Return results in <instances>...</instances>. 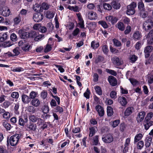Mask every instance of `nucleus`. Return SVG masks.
I'll return each instance as SVG.
<instances>
[{
  "instance_id": "1",
  "label": "nucleus",
  "mask_w": 153,
  "mask_h": 153,
  "mask_svg": "<svg viewBox=\"0 0 153 153\" xmlns=\"http://www.w3.org/2000/svg\"><path fill=\"white\" fill-rule=\"evenodd\" d=\"M22 137V135L21 133H16L11 136L9 140L10 145L12 146L16 145L18 143L19 140Z\"/></svg>"
},
{
  "instance_id": "2",
  "label": "nucleus",
  "mask_w": 153,
  "mask_h": 153,
  "mask_svg": "<svg viewBox=\"0 0 153 153\" xmlns=\"http://www.w3.org/2000/svg\"><path fill=\"white\" fill-rule=\"evenodd\" d=\"M137 6V4L136 3L133 2L127 6V10L126 12V13L128 15H132L134 14L135 10V8Z\"/></svg>"
},
{
  "instance_id": "3",
  "label": "nucleus",
  "mask_w": 153,
  "mask_h": 153,
  "mask_svg": "<svg viewBox=\"0 0 153 153\" xmlns=\"http://www.w3.org/2000/svg\"><path fill=\"white\" fill-rule=\"evenodd\" d=\"M153 26V21L152 19H149L143 23V29L146 31L151 29Z\"/></svg>"
},
{
  "instance_id": "4",
  "label": "nucleus",
  "mask_w": 153,
  "mask_h": 153,
  "mask_svg": "<svg viewBox=\"0 0 153 153\" xmlns=\"http://www.w3.org/2000/svg\"><path fill=\"white\" fill-rule=\"evenodd\" d=\"M44 16L43 14L38 13L33 14V19L36 22H39L41 21L43 19Z\"/></svg>"
},
{
  "instance_id": "5",
  "label": "nucleus",
  "mask_w": 153,
  "mask_h": 153,
  "mask_svg": "<svg viewBox=\"0 0 153 153\" xmlns=\"http://www.w3.org/2000/svg\"><path fill=\"white\" fill-rule=\"evenodd\" d=\"M19 125L24 126L28 121L27 116H20L19 117Z\"/></svg>"
},
{
  "instance_id": "6",
  "label": "nucleus",
  "mask_w": 153,
  "mask_h": 153,
  "mask_svg": "<svg viewBox=\"0 0 153 153\" xmlns=\"http://www.w3.org/2000/svg\"><path fill=\"white\" fill-rule=\"evenodd\" d=\"M111 60L113 64L116 66H120L123 64V62L121 59L117 56L113 57Z\"/></svg>"
},
{
  "instance_id": "7",
  "label": "nucleus",
  "mask_w": 153,
  "mask_h": 153,
  "mask_svg": "<svg viewBox=\"0 0 153 153\" xmlns=\"http://www.w3.org/2000/svg\"><path fill=\"white\" fill-rule=\"evenodd\" d=\"M52 38H49L48 43L46 45V47L44 49V52L47 53L50 51L52 48V47L53 46V44L52 42Z\"/></svg>"
},
{
  "instance_id": "8",
  "label": "nucleus",
  "mask_w": 153,
  "mask_h": 153,
  "mask_svg": "<svg viewBox=\"0 0 153 153\" xmlns=\"http://www.w3.org/2000/svg\"><path fill=\"white\" fill-rule=\"evenodd\" d=\"M103 141L106 143H110L113 141L114 138L112 135L110 134H108L105 137L102 138Z\"/></svg>"
},
{
  "instance_id": "9",
  "label": "nucleus",
  "mask_w": 153,
  "mask_h": 153,
  "mask_svg": "<svg viewBox=\"0 0 153 153\" xmlns=\"http://www.w3.org/2000/svg\"><path fill=\"white\" fill-rule=\"evenodd\" d=\"M0 13L4 16H8L10 13L9 9L7 8H3L0 9Z\"/></svg>"
},
{
  "instance_id": "10",
  "label": "nucleus",
  "mask_w": 153,
  "mask_h": 153,
  "mask_svg": "<svg viewBox=\"0 0 153 153\" xmlns=\"http://www.w3.org/2000/svg\"><path fill=\"white\" fill-rule=\"evenodd\" d=\"M108 81L110 84L113 86H114L117 84L116 79L112 76H110L108 78Z\"/></svg>"
},
{
  "instance_id": "11",
  "label": "nucleus",
  "mask_w": 153,
  "mask_h": 153,
  "mask_svg": "<svg viewBox=\"0 0 153 153\" xmlns=\"http://www.w3.org/2000/svg\"><path fill=\"white\" fill-rule=\"evenodd\" d=\"M43 36L44 35L43 34L37 35V33L35 31L31 32V37L35 38L34 40L36 41H38L41 40Z\"/></svg>"
},
{
  "instance_id": "12",
  "label": "nucleus",
  "mask_w": 153,
  "mask_h": 153,
  "mask_svg": "<svg viewBox=\"0 0 153 153\" xmlns=\"http://www.w3.org/2000/svg\"><path fill=\"white\" fill-rule=\"evenodd\" d=\"M77 15L79 20L78 24L79 25V27L81 28L84 29L85 28L84 21L81 16L79 13L77 14Z\"/></svg>"
},
{
  "instance_id": "13",
  "label": "nucleus",
  "mask_w": 153,
  "mask_h": 153,
  "mask_svg": "<svg viewBox=\"0 0 153 153\" xmlns=\"http://www.w3.org/2000/svg\"><path fill=\"white\" fill-rule=\"evenodd\" d=\"M145 114V112L144 111L140 112L138 114L137 117V122H140L143 120Z\"/></svg>"
},
{
  "instance_id": "14",
  "label": "nucleus",
  "mask_w": 153,
  "mask_h": 153,
  "mask_svg": "<svg viewBox=\"0 0 153 153\" xmlns=\"http://www.w3.org/2000/svg\"><path fill=\"white\" fill-rule=\"evenodd\" d=\"M88 18L91 20H95L97 18V13L93 11L88 12Z\"/></svg>"
},
{
  "instance_id": "15",
  "label": "nucleus",
  "mask_w": 153,
  "mask_h": 153,
  "mask_svg": "<svg viewBox=\"0 0 153 153\" xmlns=\"http://www.w3.org/2000/svg\"><path fill=\"white\" fill-rule=\"evenodd\" d=\"M134 110V108L132 107H129L127 108L124 112V116L127 117L129 116L133 113Z\"/></svg>"
},
{
  "instance_id": "16",
  "label": "nucleus",
  "mask_w": 153,
  "mask_h": 153,
  "mask_svg": "<svg viewBox=\"0 0 153 153\" xmlns=\"http://www.w3.org/2000/svg\"><path fill=\"white\" fill-rule=\"evenodd\" d=\"M21 98L22 102L25 104H28L30 101V99L29 97L25 94H22Z\"/></svg>"
},
{
  "instance_id": "17",
  "label": "nucleus",
  "mask_w": 153,
  "mask_h": 153,
  "mask_svg": "<svg viewBox=\"0 0 153 153\" xmlns=\"http://www.w3.org/2000/svg\"><path fill=\"white\" fill-rule=\"evenodd\" d=\"M147 41L150 44L153 43V30L150 31L147 36Z\"/></svg>"
},
{
  "instance_id": "18",
  "label": "nucleus",
  "mask_w": 153,
  "mask_h": 153,
  "mask_svg": "<svg viewBox=\"0 0 153 153\" xmlns=\"http://www.w3.org/2000/svg\"><path fill=\"white\" fill-rule=\"evenodd\" d=\"M95 108L100 116L102 117L103 116L104 111L103 108L100 105H98Z\"/></svg>"
},
{
  "instance_id": "19",
  "label": "nucleus",
  "mask_w": 153,
  "mask_h": 153,
  "mask_svg": "<svg viewBox=\"0 0 153 153\" xmlns=\"http://www.w3.org/2000/svg\"><path fill=\"white\" fill-rule=\"evenodd\" d=\"M106 19L108 21L111 22L112 24H114L118 20L117 18L111 16H107Z\"/></svg>"
},
{
  "instance_id": "20",
  "label": "nucleus",
  "mask_w": 153,
  "mask_h": 153,
  "mask_svg": "<svg viewBox=\"0 0 153 153\" xmlns=\"http://www.w3.org/2000/svg\"><path fill=\"white\" fill-rule=\"evenodd\" d=\"M89 137H91L93 136L97 131V127H91L89 128Z\"/></svg>"
},
{
  "instance_id": "21",
  "label": "nucleus",
  "mask_w": 153,
  "mask_h": 153,
  "mask_svg": "<svg viewBox=\"0 0 153 153\" xmlns=\"http://www.w3.org/2000/svg\"><path fill=\"white\" fill-rule=\"evenodd\" d=\"M31 104L32 105L37 107L40 104V101L38 99L36 98L31 100Z\"/></svg>"
},
{
  "instance_id": "22",
  "label": "nucleus",
  "mask_w": 153,
  "mask_h": 153,
  "mask_svg": "<svg viewBox=\"0 0 153 153\" xmlns=\"http://www.w3.org/2000/svg\"><path fill=\"white\" fill-rule=\"evenodd\" d=\"M1 123L2 125L7 130H10L11 128L12 127L11 126V125L10 123H8L5 120H3L1 122Z\"/></svg>"
},
{
  "instance_id": "23",
  "label": "nucleus",
  "mask_w": 153,
  "mask_h": 153,
  "mask_svg": "<svg viewBox=\"0 0 153 153\" xmlns=\"http://www.w3.org/2000/svg\"><path fill=\"white\" fill-rule=\"evenodd\" d=\"M152 140V138L150 136L147 137L146 138L145 140V145L146 147H148L150 146Z\"/></svg>"
},
{
  "instance_id": "24",
  "label": "nucleus",
  "mask_w": 153,
  "mask_h": 153,
  "mask_svg": "<svg viewBox=\"0 0 153 153\" xmlns=\"http://www.w3.org/2000/svg\"><path fill=\"white\" fill-rule=\"evenodd\" d=\"M31 45L27 42L24 46L22 47V49L25 51H28L31 49Z\"/></svg>"
},
{
  "instance_id": "25",
  "label": "nucleus",
  "mask_w": 153,
  "mask_h": 153,
  "mask_svg": "<svg viewBox=\"0 0 153 153\" xmlns=\"http://www.w3.org/2000/svg\"><path fill=\"white\" fill-rule=\"evenodd\" d=\"M121 105L124 106L127 103L126 98L123 97H120L118 99Z\"/></svg>"
},
{
  "instance_id": "26",
  "label": "nucleus",
  "mask_w": 153,
  "mask_h": 153,
  "mask_svg": "<svg viewBox=\"0 0 153 153\" xmlns=\"http://www.w3.org/2000/svg\"><path fill=\"white\" fill-rule=\"evenodd\" d=\"M116 25V27L121 31H123L125 30V27L124 25L121 22H118Z\"/></svg>"
},
{
  "instance_id": "27",
  "label": "nucleus",
  "mask_w": 153,
  "mask_h": 153,
  "mask_svg": "<svg viewBox=\"0 0 153 153\" xmlns=\"http://www.w3.org/2000/svg\"><path fill=\"white\" fill-rule=\"evenodd\" d=\"M30 37H31V32L30 33L29 32H24L21 35V38L23 39V40L26 39Z\"/></svg>"
},
{
  "instance_id": "28",
  "label": "nucleus",
  "mask_w": 153,
  "mask_h": 153,
  "mask_svg": "<svg viewBox=\"0 0 153 153\" xmlns=\"http://www.w3.org/2000/svg\"><path fill=\"white\" fill-rule=\"evenodd\" d=\"M13 45L12 42L8 41L3 42L1 45V46L3 48L9 47Z\"/></svg>"
},
{
  "instance_id": "29",
  "label": "nucleus",
  "mask_w": 153,
  "mask_h": 153,
  "mask_svg": "<svg viewBox=\"0 0 153 153\" xmlns=\"http://www.w3.org/2000/svg\"><path fill=\"white\" fill-rule=\"evenodd\" d=\"M141 37V33L138 31H135L133 34V37L135 39L139 40Z\"/></svg>"
},
{
  "instance_id": "30",
  "label": "nucleus",
  "mask_w": 153,
  "mask_h": 153,
  "mask_svg": "<svg viewBox=\"0 0 153 153\" xmlns=\"http://www.w3.org/2000/svg\"><path fill=\"white\" fill-rule=\"evenodd\" d=\"M21 17L20 14L13 19V22L14 25H18L21 20Z\"/></svg>"
},
{
  "instance_id": "31",
  "label": "nucleus",
  "mask_w": 153,
  "mask_h": 153,
  "mask_svg": "<svg viewBox=\"0 0 153 153\" xmlns=\"http://www.w3.org/2000/svg\"><path fill=\"white\" fill-rule=\"evenodd\" d=\"M7 37V34L6 33H0V42H3L6 40Z\"/></svg>"
},
{
  "instance_id": "32",
  "label": "nucleus",
  "mask_w": 153,
  "mask_h": 153,
  "mask_svg": "<svg viewBox=\"0 0 153 153\" xmlns=\"http://www.w3.org/2000/svg\"><path fill=\"white\" fill-rule=\"evenodd\" d=\"M114 9H119L120 7V4L118 2L116 1H113L111 3Z\"/></svg>"
},
{
  "instance_id": "33",
  "label": "nucleus",
  "mask_w": 153,
  "mask_h": 153,
  "mask_svg": "<svg viewBox=\"0 0 153 153\" xmlns=\"http://www.w3.org/2000/svg\"><path fill=\"white\" fill-rule=\"evenodd\" d=\"M153 122L152 121H147L145 120L144 122V127L145 129L147 130L149 127L152 125Z\"/></svg>"
},
{
  "instance_id": "34",
  "label": "nucleus",
  "mask_w": 153,
  "mask_h": 153,
  "mask_svg": "<svg viewBox=\"0 0 153 153\" xmlns=\"http://www.w3.org/2000/svg\"><path fill=\"white\" fill-rule=\"evenodd\" d=\"M107 114L108 116H111L113 114V108L111 106H108L107 107Z\"/></svg>"
},
{
  "instance_id": "35",
  "label": "nucleus",
  "mask_w": 153,
  "mask_h": 153,
  "mask_svg": "<svg viewBox=\"0 0 153 153\" xmlns=\"http://www.w3.org/2000/svg\"><path fill=\"white\" fill-rule=\"evenodd\" d=\"M13 52L14 54L10 53L11 54L10 55V56H16L19 55L20 53V52L19 50V48L18 47H16L13 50Z\"/></svg>"
},
{
  "instance_id": "36",
  "label": "nucleus",
  "mask_w": 153,
  "mask_h": 153,
  "mask_svg": "<svg viewBox=\"0 0 153 153\" xmlns=\"http://www.w3.org/2000/svg\"><path fill=\"white\" fill-rule=\"evenodd\" d=\"M38 95V93L37 92H35L34 91H32L30 92L29 95V97L30 99H36L35 98L37 97V96Z\"/></svg>"
},
{
  "instance_id": "37",
  "label": "nucleus",
  "mask_w": 153,
  "mask_h": 153,
  "mask_svg": "<svg viewBox=\"0 0 153 153\" xmlns=\"http://www.w3.org/2000/svg\"><path fill=\"white\" fill-rule=\"evenodd\" d=\"M99 44L98 42H95L94 41H92L91 43V47L94 49H95L99 47Z\"/></svg>"
},
{
  "instance_id": "38",
  "label": "nucleus",
  "mask_w": 153,
  "mask_h": 153,
  "mask_svg": "<svg viewBox=\"0 0 153 153\" xmlns=\"http://www.w3.org/2000/svg\"><path fill=\"white\" fill-rule=\"evenodd\" d=\"M94 89L97 93L100 95L102 94V92L101 88L98 86H96L94 87Z\"/></svg>"
},
{
  "instance_id": "39",
  "label": "nucleus",
  "mask_w": 153,
  "mask_h": 153,
  "mask_svg": "<svg viewBox=\"0 0 153 153\" xmlns=\"http://www.w3.org/2000/svg\"><path fill=\"white\" fill-rule=\"evenodd\" d=\"M99 136L96 135L93 137V144L95 145H97L99 143L98 139Z\"/></svg>"
},
{
  "instance_id": "40",
  "label": "nucleus",
  "mask_w": 153,
  "mask_h": 153,
  "mask_svg": "<svg viewBox=\"0 0 153 153\" xmlns=\"http://www.w3.org/2000/svg\"><path fill=\"white\" fill-rule=\"evenodd\" d=\"M143 136L142 134L140 133L136 135L134 137V143L137 142L141 140Z\"/></svg>"
},
{
  "instance_id": "41",
  "label": "nucleus",
  "mask_w": 153,
  "mask_h": 153,
  "mask_svg": "<svg viewBox=\"0 0 153 153\" xmlns=\"http://www.w3.org/2000/svg\"><path fill=\"white\" fill-rule=\"evenodd\" d=\"M49 6L48 4L44 2L42 4L40 8L41 9L47 10L49 8Z\"/></svg>"
},
{
  "instance_id": "42",
  "label": "nucleus",
  "mask_w": 153,
  "mask_h": 153,
  "mask_svg": "<svg viewBox=\"0 0 153 153\" xmlns=\"http://www.w3.org/2000/svg\"><path fill=\"white\" fill-rule=\"evenodd\" d=\"M99 24L101 25L102 26L105 28H107L108 27V25L106 22L103 21H100L98 22Z\"/></svg>"
},
{
  "instance_id": "43",
  "label": "nucleus",
  "mask_w": 153,
  "mask_h": 153,
  "mask_svg": "<svg viewBox=\"0 0 153 153\" xmlns=\"http://www.w3.org/2000/svg\"><path fill=\"white\" fill-rule=\"evenodd\" d=\"M11 96L13 98L18 99L19 97V94L18 92H13L12 93Z\"/></svg>"
},
{
  "instance_id": "44",
  "label": "nucleus",
  "mask_w": 153,
  "mask_h": 153,
  "mask_svg": "<svg viewBox=\"0 0 153 153\" xmlns=\"http://www.w3.org/2000/svg\"><path fill=\"white\" fill-rule=\"evenodd\" d=\"M153 113L152 112H151L148 113L147 114L146 117L145 118V120L147 121H151L150 120L153 117Z\"/></svg>"
},
{
  "instance_id": "45",
  "label": "nucleus",
  "mask_w": 153,
  "mask_h": 153,
  "mask_svg": "<svg viewBox=\"0 0 153 153\" xmlns=\"http://www.w3.org/2000/svg\"><path fill=\"white\" fill-rule=\"evenodd\" d=\"M137 57L135 55H130L129 57V59L130 62L133 63L137 60Z\"/></svg>"
},
{
  "instance_id": "46",
  "label": "nucleus",
  "mask_w": 153,
  "mask_h": 153,
  "mask_svg": "<svg viewBox=\"0 0 153 153\" xmlns=\"http://www.w3.org/2000/svg\"><path fill=\"white\" fill-rule=\"evenodd\" d=\"M120 120H116L111 123L112 126L113 128H115L117 126L118 124L120 123Z\"/></svg>"
},
{
  "instance_id": "47",
  "label": "nucleus",
  "mask_w": 153,
  "mask_h": 153,
  "mask_svg": "<svg viewBox=\"0 0 153 153\" xmlns=\"http://www.w3.org/2000/svg\"><path fill=\"white\" fill-rule=\"evenodd\" d=\"M41 95L43 99L44 100L45 99L48 95V93L47 91L43 90L41 93Z\"/></svg>"
},
{
  "instance_id": "48",
  "label": "nucleus",
  "mask_w": 153,
  "mask_h": 153,
  "mask_svg": "<svg viewBox=\"0 0 153 153\" xmlns=\"http://www.w3.org/2000/svg\"><path fill=\"white\" fill-rule=\"evenodd\" d=\"M3 118L6 120H8L10 117V114L8 112L5 111L3 114Z\"/></svg>"
},
{
  "instance_id": "49",
  "label": "nucleus",
  "mask_w": 153,
  "mask_h": 153,
  "mask_svg": "<svg viewBox=\"0 0 153 153\" xmlns=\"http://www.w3.org/2000/svg\"><path fill=\"white\" fill-rule=\"evenodd\" d=\"M54 16V14L53 12L50 11H48L46 13V16L47 18L49 19L52 18Z\"/></svg>"
},
{
  "instance_id": "50",
  "label": "nucleus",
  "mask_w": 153,
  "mask_h": 153,
  "mask_svg": "<svg viewBox=\"0 0 153 153\" xmlns=\"http://www.w3.org/2000/svg\"><path fill=\"white\" fill-rule=\"evenodd\" d=\"M12 70L14 72H20L23 71L24 69L22 67H14L12 69Z\"/></svg>"
},
{
  "instance_id": "51",
  "label": "nucleus",
  "mask_w": 153,
  "mask_h": 153,
  "mask_svg": "<svg viewBox=\"0 0 153 153\" xmlns=\"http://www.w3.org/2000/svg\"><path fill=\"white\" fill-rule=\"evenodd\" d=\"M49 111V108L48 106L47 105H44L42 108V111L44 114H47Z\"/></svg>"
},
{
  "instance_id": "52",
  "label": "nucleus",
  "mask_w": 153,
  "mask_h": 153,
  "mask_svg": "<svg viewBox=\"0 0 153 153\" xmlns=\"http://www.w3.org/2000/svg\"><path fill=\"white\" fill-rule=\"evenodd\" d=\"M28 128L30 130L34 131L36 129V124L33 123H30L29 126Z\"/></svg>"
},
{
  "instance_id": "53",
  "label": "nucleus",
  "mask_w": 153,
  "mask_h": 153,
  "mask_svg": "<svg viewBox=\"0 0 153 153\" xmlns=\"http://www.w3.org/2000/svg\"><path fill=\"white\" fill-rule=\"evenodd\" d=\"M106 71L108 73L110 74L111 75H112L114 76H116L117 74V73L116 71H114L109 69H106Z\"/></svg>"
},
{
  "instance_id": "54",
  "label": "nucleus",
  "mask_w": 153,
  "mask_h": 153,
  "mask_svg": "<svg viewBox=\"0 0 153 153\" xmlns=\"http://www.w3.org/2000/svg\"><path fill=\"white\" fill-rule=\"evenodd\" d=\"M103 7L105 9L107 10H110L112 8L110 4L106 3L104 4Z\"/></svg>"
},
{
  "instance_id": "55",
  "label": "nucleus",
  "mask_w": 153,
  "mask_h": 153,
  "mask_svg": "<svg viewBox=\"0 0 153 153\" xmlns=\"http://www.w3.org/2000/svg\"><path fill=\"white\" fill-rule=\"evenodd\" d=\"M0 153H7L5 146L0 145Z\"/></svg>"
},
{
  "instance_id": "56",
  "label": "nucleus",
  "mask_w": 153,
  "mask_h": 153,
  "mask_svg": "<svg viewBox=\"0 0 153 153\" xmlns=\"http://www.w3.org/2000/svg\"><path fill=\"white\" fill-rule=\"evenodd\" d=\"M28 111L30 112L34 113L36 112V109L33 105H30L28 107Z\"/></svg>"
},
{
  "instance_id": "57",
  "label": "nucleus",
  "mask_w": 153,
  "mask_h": 153,
  "mask_svg": "<svg viewBox=\"0 0 153 153\" xmlns=\"http://www.w3.org/2000/svg\"><path fill=\"white\" fill-rule=\"evenodd\" d=\"M144 4L143 2L142 1H140L138 4V8L139 10H143L144 8Z\"/></svg>"
},
{
  "instance_id": "58",
  "label": "nucleus",
  "mask_w": 153,
  "mask_h": 153,
  "mask_svg": "<svg viewBox=\"0 0 153 153\" xmlns=\"http://www.w3.org/2000/svg\"><path fill=\"white\" fill-rule=\"evenodd\" d=\"M68 8L70 10H72L74 11H78L79 8L78 6H69L68 7Z\"/></svg>"
},
{
  "instance_id": "59",
  "label": "nucleus",
  "mask_w": 153,
  "mask_h": 153,
  "mask_svg": "<svg viewBox=\"0 0 153 153\" xmlns=\"http://www.w3.org/2000/svg\"><path fill=\"white\" fill-rule=\"evenodd\" d=\"M38 118L34 115H31L29 117L30 120L33 122H35L37 121Z\"/></svg>"
},
{
  "instance_id": "60",
  "label": "nucleus",
  "mask_w": 153,
  "mask_h": 153,
  "mask_svg": "<svg viewBox=\"0 0 153 153\" xmlns=\"http://www.w3.org/2000/svg\"><path fill=\"white\" fill-rule=\"evenodd\" d=\"M152 49V47L150 46H148L145 48L144 52L150 53Z\"/></svg>"
},
{
  "instance_id": "61",
  "label": "nucleus",
  "mask_w": 153,
  "mask_h": 153,
  "mask_svg": "<svg viewBox=\"0 0 153 153\" xmlns=\"http://www.w3.org/2000/svg\"><path fill=\"white\" fill-rule=\"evenodd\" d=\"M90 94V91L88 88L86 90V91L84 93V95L86 99H88L89 98V95Z\"/></svg>"
},
{
  "instance_id": "62",
  "label": "nucleus",
  "mask_w": 153,
  "mask_h": 153,
  "mask_svg": "<svg viewBox=\"0 0 153 153\" xmlns=\"http://www.w3.org/2000/svg\"><path fill=\"white\" fill-rule=\"evenodd\" d=\"M10 39L13 42H15L17 40V36L14 33H12L10 36Z\"/></svg>"
},
{
  "instance_id": "63",
  "label": "nucleus",
  "mask_w": 153,
  "mask_h": 153,
  "mask_svg": "<svg viewBox=\"0 0 153 153\" xmlns=\"http://www.w3.org/2000/svg\"><path fill=\"white\" fill-rule=\"evenodd\" d=\"M40 5L36 3L33 6V9L34 11L36 12H37L39 11V7Z\"/></svg>"
},
{
  "instance_id": "64",
  "label": "nucleus",
  "mask_w": 153,
  "mask_h": 153,
  "mask_svg": "<svg viewBox=\"0 0 153 153\" xmlns=\"http://www.w3.org/2000/svg\"><path fill=\"white\" fill-rule=\"evenodd\" d=\"M113 42L114 45L116 46H120L121 45L120 42L116 39H114Z\"/></svg>"
}]
</instances>
